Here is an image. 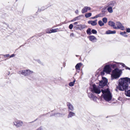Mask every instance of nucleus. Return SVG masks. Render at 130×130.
Masks as SVG:
<instances>
[{"label": "nucleus", "mask_w": 130, "mask_h": 130, "mask_svg": "<svg viewBox=\"0 0 130 130\" xmlns=\"http://www.w3.org/2000/svg\"><path fill=\"white\" fill-rule=\"evenodd\" d=\"M119 84L117 88L121 91H125L126 96L130 97V78L127 77L121 78L118 80Z\"/></svg>", "instance_id": "1"}, {"label": "nucleus", "mask_w": 130, "mask_h": 130, "mask_svg": "<svg viewBox=\"0 0 130 130\" xmlns=\"http://www.w3.org/2000/svg\"><path fill=\"white\" fill-rule=\"evenodd\" d=\"M101 91L103 93L102 95L103 96L104 100L108 101L111 100L112 96L108 89L104 90L102 89Z\"/></svg>", "instance_id": "2"}, {"label": "nucleus", "mask_w": 130, "mask_h": 130, "mask_svg": "<svg viewBox=\"0 0 130 130\" xmlns=\"http://www.w3.org/2000/svg\"><path fill=\"white\" fill-rule=\"evenodd\" d=\"M122 70L116 68L113 70L111 75L112 79H116L119 78L122 73Z\"/></svg>", "instance_id": "3"}, {"label": "nucleus", "mask_w": 130, "mask_h": 130, "mask_svg": "<svg viewBox=\"0 0 130 130\" xmlns=\"http://www.w3.org/2000/svg\"><path fill=\"white\" fill-rule=\"evenodd\" d=\"M32 71L29 70H25L19 71V73L20 74H22L24 76L30 75L33 73Z\"/></svg>", "instance_id": "4"}, {"label": "nucleus", "mask_w": 130, "mask_h": 130, "mask_svg": "<svg viewBox=\"0 0 130 130\" xmlns=\"http://www.w3.org/2000/svg\"><path fill=\"white\" fill-rule=\"evenodd\" d=\"M107 79L105 78L102 77V80L101 81L99 84V87L102 88L107 84Z\"/></svg>", "instance_id": "5"}, {"label": "nucleus", "mask_w": 130, "mask_h": 130, "mask_svg": "<svg viewBox=\"0 0 130 130\" xmlns=\"http://www.w3.org/2000/svg\"><path fill=\"white\" fill-rule=\"evenodd\" d=\"M99 86H96L95 85H93L92 91L93 92L97 94L100 93L101 91Z\"/></svg>", "instance_id": "6"}, {"label": "nucleus", "mask_w": 130, "mask_h": 130, "mask_svg": "<svg viewBox=\"0 0 130 130\" xmlns=\"http://www.w3.org/2000/svg\"><path fill=\"white\" fill-rule=\"evenodd\" d=\"M23 124V122L22 121L16 120L13 122V125L17 127H19L22 126Z\"/></svg>", "instance_id": "7"}, {"label": "nucleus", "mask_w": 130, "mask_h": 130, "mask_svg": "<svg viewBox=\"0 0 130 130\" xmlns=\"http://www.w3.org/2000/svg\"><path fill=\"white\" fill-rule=\"evenodd\" d=\"M116 25L117 27L115 25L114 27L115 29H119L122 30H124L125 29V28L124 26L122 25L121 23L119 22H117L116 23Z\"/></svg>", "instance_id": "8"}, {"label": "nucleus", "mask_w": 130, "mask_h": 130, "mask_svg": "<svg viewBox=\"0 0 130 130\" xmlns=\"http://www.w3.org/2000/svg\"><path fill=\"white\" fill-rule=\"evenodd\" d=\"M103 71L107 74H109L111 71V69L110 66L109 65L105 66L104 69Z\"/></svg>", "instance_id": "9"}, {"label": "nucleus", "mask_w": 130, "mask_h": 130, "mask_svg": "<svg viewBox=\"0 0 130 130\" xmlns=\"http://www.w3.org/2000/svg\"><path fill=\"white\" fill-rule=\"evenodd\" d=\"M113 63H115L116 64H113L110 65V67L111 66L113 69H115V68L119 67L120 64L122 66L121 63H122L117 62H115Z\"/></svg>", "instance_id": "10"}, {"label": "nucleus", "mask_w": 130, "mask_h": 130, "mask_svg": "<svg viewBox=\"0 0 130 130\" xmlns=\"http://www.w3.org/2000/svg\"><path fill=\"white\" fill-rule=\"evenodd\" d=\"M91 8L90 7L88 6H85L84 7L82 10V12L83 13H86L88 10H90Z\"/></svg>", "instance_id": "11"}, {"label": "nucleus", "mask_w": 130, "mask_h": 130, "mask_svg": "<svg viewBox=\"0 0 130 130\" xmlns=\"http://www.w3.org/2000/svg\"><path fill=\"white\" fill-rule=\"evenodd\" d=\"M89 97L92 100H93L94 101H96V100L97 98L92 93H89L88 94Z\"/></svg>", "instance_id": "12"}, {"label": "nucleus", "mask_w": 130, "mask_h": 130, "mask_svg": "<svg viewBox=\"0 0 130 130\" xmlns=\"http://www.w3.org/2000/svg\"><path fill=\"white\" fill-rule=\"evenodd\" d=\"M89 40L93 42H95L96 41L97 39L94 36H90L89 37Z\"/></svg>", "instance_id": "13"}, {"label": "nucleus", "mask_w": 130, "mask_h": 130, "mask_svg": "<svg viewBox=\"0 0 130 130\" xmlns=\"http://www.w3.org/2000/svg\"><path fill=\"white\" fill-rule=\"evenodd\" d=\"M67 105L68 107L69 111H73L74 109V107L73 105L69 103H67Z\"/></svg>", "instance_id": "14"}, {"label": "nucleus", "mask_w": 130, "mask_h": 130, "mask_svg": "<svg viewBox=\"0 0 130 130\" xmlns=\"http://www.w3.org/2000/svg\"><path fill=\"white\" fill-rule=\"evenodd\" d=\"M97 20L95 21H88V23L89 24H91L92 26H95L97 24Z\"/></svg>", "instance_id": "15"}, {"label": "nucleus", "mask_w": 130, "mask_h": 130, "mask_svg": "<svg viewBox=\"0 0 130 130\" xmlns=\"http://www.w3.org/2000/svg\"><path fill=\"white\" fill-rule=\"evenodd\" d=\"M77 26V27L80 30L83 29L85 28L86 26L85 25H78Z\"/></svg>", "instance_id": "16"}, {"label": "nucleus", "mask_w": 130, "mask_h": 130, "mask_svg": "<svg viewBox=\"0 0 130 130\" xmlns=\"http://www.w3.org/2000/svg\"><path fill=\"white\" fill-rule=\"evenodd\" d=\"M108 25L112 26L113 27V28H114V27L115 26V23L112 21H110L108 22Z\"/></svg>", "instance_id": "17"}, {"label": "nucleus", "mask_w": 130, "mask_h": 130, "mask_svg": "<svg viewBox=\"0 0 130 130\" xmlns=\"http://www.w3.org/2000/svg\"><path fill=\"white\" fill-rule=\"evenodd\" d=\"M75 115V113L74 112L71 111H70L68 116V118H69L70 117H71L74 116Z\"/></svg>", "instance_id": "18"}, {"label": "nucleus", "mask_w": 130, "mask_h": 130, "mask_svg": "<svg viewBox=\"0 0 130 130\" xmlns=\"http://www.w3.org/2000/svg\"><path fill=\"white\" fill-rule=\"evenodd\" d=\"M116 33L115 31H112L110 30H108L106 32V34H114Z\"/></svg>", "instance_id": "19"}, {"label": "nucleus", "mask_w": 130, "mask_h": 130, "mask_svg": "<svg viewBox=\"0 0 130 130\" xmlns=\"http://www.w3.org/2000/svg\"><path fill=\"white\" fill-rule=\"evenodd\" d=\"M82 65V64L81 63H79L77 64L75 66V68L76 69L79 70H80V68L81 66Z\"/></svg>", "instance_id": "20"}, {"label": "nucleus", "mask_w": 130, "mask_h": 130, "mask_svg": "<svg viewBox=\"0 0 130 130\" xmlns=\"http://www.w3.org/2000/svg\"><path fill=\"white\" fill-rule=\"evenodd\" d=\"M107 10L108 12L110 13H112L113 12V10L112 7L109 6L107 8Z\"/></svg>", "instance_id": "21"}, {"label": "nucleus", "mask_w": 130, "mask_h": 130, "mask_svg": "<svg viewBox=\"0 0 130 130\" xmlns=\"http://www.w3.org/2000/svg\"><path fill=\"white\" fill-rule=\"evenodd\" d=\"M58 28L54 29H51L50 31L51 33L52 32H55L58 31Z\"/></svg>", "instance_id": "22"}, {"label": "nucleus", "mask_w": 130, "mask_h": 130, "mask_svg": "<svg viewBox=\"0 0 130 130\" xmlns=\"http://www.w3.org/2000/svg\"><path fill=\"white\" fill-rule=\"evenodd\" d=\"M98 24L100 26H102L104 25V23L101 21H99L98 22Z\"/></svg>", "instance_id": "23"}, {"label": "nucleus", "mask_w": 130, "mask_h": 130, "mask_svg": "<svg viewBox=\"0 0 130 130\" xmlns=\"http://www.w3.org/2000/svg\"><path fill=\"white\" fill-rule=\"evenodd\" d=\"M126 32L125 31L124 32H121L120 33V34L125 37H127V35L126 34Z\"/></svg>", "instance_id": "24"}, {"label": "nucleus", "mask_w": 130, "mask_h": 130, "mask_svg": "<svg viewBox=\"0 0 130 130\" xmlns=\"http://www.w3.org/2000/svg\"><path fill=\"white\" fill-rule=\"evenodd\" d=\"M116 4V2L115 1H113L112 2H110V5L112 7H113Z\"/></svg>", "instance_id": "25"}, {"label": "nucleus", "mask_w": 130, "mask_h": 130, "mask_svg": "<svg viewBox=\"0 0 130 130\" xmlns=\"http://www.w3.org/2000/svg\"><path fill=\"white\" fill-rule=\"evenodd\" d=\"M92 14L91 13H86L85 15V17L86 18L89 17L91 16Z\"/></svg>", "instance_id": "26"}, {"label": "nucleus", "mask_w": 130, "mask_h": 130, "mask_svg": "<svg viewBox=\"0 0 130 130\" xmlns=\"http://www.w3.org/2000/svg\"><path fill=\"white\" fill-rule=\"evenodd\" d=\"M102 21L104 23H106L107 22V19L106 18H104L102 19Z\"/></svg>", "instance_id": "27"}, {"label": "nucleus", "mask_w": 130, "mask_h": 130, "mask_svg": "<svg viewBox=\"0 0 130 130\" xmlns=\"http://www.w3.org/2000/svg\"><path fill=\"white\" fill-rule=\"evenodd\" d=\"M75 82V80H74L73 82H72L70 83L69 84V85L70 86H74V83Z\"/></svg>", "instance_id": "28"}, {"label": "nucleus", "mask_w": 130, "mask_h": 130, "mask_svg": "<svg viewBox=\"0 0 130 130\" xmlns=\"http://www.w3.org/2000/svg\"><path fill=\"white\" fill-rule=\"evenodd\" d=\"M122 66L123 67H125L126 69L130 70V68L126 66L124 63H121Z\"/></svg>", "instance_id": "29"}, {"label": "nucleus", "mask_w": 130, "mask_h": 130, "mask_svg": "<svg viewBox=\"0 0 130 130\" xmlns=\"http://www.w3.org/2000/svg\"><path fill=\"white\" fill-rule=\"evenodd\" d=\"M91 29L90 28L88 29L86 31L87 34L89 35H91Z\"/></svg>", "instance_id": "30"}, {"label": "nucleus", "mask_w": 130, "mask_h": 130, "mask_svg": "<svg viewBox=\"0 0 130 130\" xmlns=\"http://www.w3.org/2000/svg\"><path fill=\"white\" fill-rule=\"evenodd\" d=\"M103 14H99L96 15V18L100 17H103Z\"/></svg>", "instance_id": "31"}, {"label": "nucleus", "mask_w": 130, "mask_h": 130, "mask_svg": "<svg viewBox=\"0 0 130 130\" xmlns=\"http://www.w3.org/2000/svg\"><path fill=\"white\" fill-rule=\"evenodd\" d=\"M91 32L93 34H96L97 33V31L95 30L94 29H93L92 30Z\"/></svg>", "instance_id": "32"}, {"label": "nucleus", "mask_w": 130, "mask_h": 130, "mask_svg": "<svg viewBox=\"0 0 130 130\" xmlns=\"http://www.w3.org/2000/svg\"><path fill=\"white\" fill-rule=\"evenodd\" d=\"M50 29H47L46 30V32L47 33H51Z\"/></svg>", "instance_id": "33"}, {"label": "nucleus", "mask_w": 130, "mask_h": 130, "mask_svg": "<svg viewBox=\"0 0 130 130\" xmlns=\"http://www.w3.org/2000/svg\"><path fill=\"white\" fill-rule=\"evenodd\" d=\"M73 27V25L72 24H70L69 25V29H72Z\"/></svg>", "instance_id": "34"}, {"label": "nucleus", "mask_w": 130, "mask_h": 130, "mask_svg": "<svg viewBox=\"0 0 130 130\" xmlns=\"http://www.w3.org/2000/svg\"><path fill=\"white\" fill-rule=\"evenodd\" d=\"M126 31L127 32L129 33L130 32V28H127L126 29Z\"/></svg>", "instance_id": "35"}, {"label": "nucleus", "mask_w": 130, "mask_h": 130, "mask_svg": "<svg viewBox=\"0 0 130 130\" xmlns=\"http://www.w3.org/2000/svg\"><path fill=\"white\" fill-rule=\"evenodd\" d=\"M77 18H78V17H76V18H75L74 19H73V20H72L71 21H72V22L76 20H77Z\"/></svg>", "instance_id": "36"}, {"label": "nucleus", "mask_w": 130, "mask_h": 130, "mask_svg": "<svg viewBox=\"0 0 130 130\" xmlns=\"http://www.w3.org/2000/svg\"><path fill=\"white\" fill-rule=\"evenodd\" d=\"M104 72L105 71H104L103 70V71L101 72V74L102 75H103L104 74Z\"/></svg>", "instance_id": "37"}, {"label": "nucleus", "mask_w": 130, "mask_h": 130, "mask_svg": "<svg viewBox=\"0 0 130 130\" xmlns=\"http://www.w3.org/2000/svg\"><path fill=\"white\" fill-rule=\"evenodd\" d=\"M118 100H120V101H122V98L121 97H119L118 99Z\"/></svg>", "instance_id": "38"}, {"label": "nucleus", "mask_w": 130, "mask_h": 130, "mask_svg": "<svg viewBox=\"0 0 130 130\" xmlns=\"http://www.w3.org/2000/svg\"><path fill=\"white\" fill-rule=\"evenodd\" d=\"M74 36V34L73 33H71L70 35V36L71 37H73Z\"/></svg>", "instance_id": "39"}, {"label": "nucleus", "mask_w": 130, "mask_h": 130, "mask_svg": "<svg viewBox=\"0 0 130 130\" xmlns=\"http://www.w3.org/2000/svg\"><path fill=\"white\" fill-rule=\"evenodd\" d=\"M15 56V55L14 54H12L10 56V57L11 58L13 57H14Z\"/></svg>", "instance_id": "40"}, {"label": "nucleus", "mask_w": 130, "mask_h": 130, "mask_svg": "<svg viewBox=\"0 0 130 130\" xmlns=\"http://www.w3.org/2000/svg\"><path fill=\"white\" fill-rule=\"evenodd\" d=\"M9 56V54H7L4 55V57H8Z\"/></svg>", "instance_id": "41"}, {"label": "nucleus", "mask_w": 130, "mask_h": 130, "mask_svg": "<svg viewBox=\"0 0 130 130\" xmlns=\"http://www.w3.org/2000/svg\"><path fill=\"white\" fill-rule=\"evenodd\" d=\"M78 23V22H74V25H76Z\"/></svg>", "instance_id": "42"}, {"label": "nucleus", "mask_w": 130, "mask_h": 130, "mask_svg": "<svg viewBox=\"0 0 130 130\" xmlns=\"http://www.w3.org/2000/svg\"><path fill=\"white\" fill-rule=\"evenodd\" d=\"M96 16H95L94 17H92V19H96Z\"/></svg>", "instance_id": "43"}, {"label": "nucleus", "mask_w": 130, "mask_h": 130, "mask_svg": "<svg viewBox=\"0 0 130 130\" xmlns=\"http://www.w3.org/2000/svg\"><path fill=\"white\" fill-rule=\"evenodd\" d=\"M78 10H76L75 11V12L76 13H78Z\"/></svg>", "instance_id": "44"}, {"label": "nucleus", "mask_w": 130, "mask_h": 130, "mask_svg": "<svg viewBox=\"0 0 130 130\" xmlns=\"http://www.w3.org/2000/svg\"><path fill=\"white\" fill-rule=\"evenodd\" d=\"M37 130H42L41 128H39Z\"/></svg>", "instance_id": "45"}, {"label": "nucleus", "mask_w": 130, "mask_h": 130, "mask_svg": "<svg viewBox=\"0 0 130 130\" xmlns=\"http://www.w3.org/2000/svg\"><path fill=\"white\" fill-rule=\"evenodd\" d=\"M38 62L39 63H41V62L39 60H38Z\"/></svg>", "instance_id": "46"}, {"label": "nucleus", "mask_w": 130, "mask_h": 130, "mask_svg": "<svg viewBox=\"0 0 130 130\" xmlns=\"http://www.w3.org/2000/svg\"><path fill=\"white\" fill-rule=\"evenodd\" d=\"M57 114L59 115V116H61H61L62 115V114H59V113H58Z\"/></svg>", "instance_id": "47"}]
</instances>
